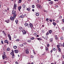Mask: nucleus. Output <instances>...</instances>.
Returning <instances> with one entry per match:
<instances>
[{"instance_id": "nucleus-1", "label": "nucleus", "mask_w": 64, "mask_h": 64, "mask_svg": "<svg viewBox=\"0 0 64 64\" xmlns=\"http://www.w3.org/2000/svg\"><path fill=\"white\" fill-rule=\"evenodd\" d=\"M36 6H37L38 7V8H40V9H41L42 8V6H41V5L38 4H36Z\"/></svg>"}, {"instance_id": "nucleus-2", "label": "nucleus", "mask_w": 64, "mask_h": 64, "mask_svg": "<svg viewBox=\"0 0 64 64\" xmlns=\"http://www.w3.org/2000/svg\"><path fill=\"white\" fill-rule=\"evenodd\" d=\"M22 32L23 33V35H25L26 34V32L25 30H22Z\"/></svg>"}, {"instance_id": "nucleus-3", "label": "nucleus", "mask_w": 64, "mask_h": 64, "mask_svg": "<svg viewBox=\"0 0 64 64\" xmlns=\"http://www.w3.org/2000/svg\"><path fill=\"white\" fill-rule=\"evenodd\" d=\"M13 10H16V4H14V5Z\"/></svg>"}, {"instance_id": "nucleus-4", "label": "nucleus", "mask_w": 64, "mask_h": 64, "mask_svg": "<svg viewBox=\"0 0 64 64\" xmlns=\"http://www.w3.org/2000/svg\"><path fill=\"white\" fill-rule=\"evenodd\" d=\"M15 18H14V17L12 16H11L10 18V19L11 20H12V21H14V19H15Z\"/></svg>"}, {"instance_id": "nucleus-5", "label": "nucleus", "mask_w": 64, "mask_h": 64, "mask_svg": "<svg viewBox=\"0 0 64 64\" xmlns=\"http://www.w3.org/2000/svg\"><path fill=\"white\" fill-rule=\"evenodd\" d=\"M11 55H12V58H14V52H11L10 53Z\"/></svg>"}, {"instance_id": "nucleus-6", "label": "nucleus", "mask_w": 64, "mask_h": 64, "mask_svg": "<svg viewBox=\"0 0 64 64\" xmlns=\"http://www.w3.org/2000/svg\"><path fill=\"white\" fill-rule=\"evenodd\" d=\"M16 10H13L12 11V14H13V15H14V14H15V13H16Z\"/></svg>"}, {"instance_id": "nucleus-7", "label": "nucleus", "mask_w": 64, "mask_h": 64, "mask_svg": "<svg viewBox=\"0 0 64 64\" xmlns=\"http://www.w3.org/2000/svg\"><path fill=\"white\" fill-rule=\"evenodd\" d=\"M8 36L9 38V40H11V36L10 35V34H8Z\"/></svg>"}, {"instance_id": "nucleus-8", "label": "nucleus", "mask_w": 64, "mask_h": 64, "mask_svg": "<svg viewBox=\"0 0 64 64\" xmlns=\"http://www.w3.org/2000/svg\"><path fill=\"white\" fill-rule=\"evenodd\" d=\"M26 54H29V51H28V49H26Z\"/></svg>"}, {"instance_id": "nucleus-9", "label": "nucleus", "mask_w": 64, "mask_h": 64, "mask_svg": "<svg viewBox=\"0 0 64 64\" xmlns=\"http://www.w3.org/2000/svg\"><path fill=\"white\" fill-rule=\"evenodd\" d=\"M4 42L5 43H7V44H9V42H8V41L7 40H5L4 41Z\"/></svg>"}, {"instance_id": "nucleus-10", "label": "nucleus", "mask_w": 64, "mask_h": 64, "mask_svg": "<svg viewBox=\"0 0 64 64\" xmlns=\"http://www.w3.org/2000/svg\"><path fill=\"white\" fill-rule=\"evenodd\" d=\"M2 57L3 58V59H4L5 58V57H6V56L5 55H2Z\"/></svg>"}, {"instance_id": "nucleus-11", "label": "nucleus", "mask_w": 64, "mask_h": 64, "mask_svg": "<svg viewBox=\"0 0 64 64\" xmlns=\"http://www.w3.org/2000/svg\"><path fill=\"white\" fill-rule=\"evenodd\" d=\"M2 33L3 34H4V36H6V34L5 32H4V31H2Z\"/></svg>"}, {"instance_id": "nucleus-12", "label": "nucleus", "mask_w": 64, "mask_h": 64, "mask_svg": "<svg viewBox=\"0 0 64 64\" xmlns=\"http://www.w3.org/2000/svg\"><path fill=\"white\" fill-rule=\"evenodd\" d=\"M21 9V7L19 6L18 7V9L20 11V10Z\"/></svg>"}, {"instance_id": "nucleus-13", "label": "nucleus", "mask_w": 64, "mask_h": 64, "mask_svg": "<svg viewBox=\"0 0 64 64\" xmlns=\"http://www.w3.org/2000/svg\"><path fill=\"white\" fill-rule=\"evenodd\" d=\"M14 16H13V17H14V18H15L16 17V15H17V14H14Z\"/></svg>"}, {"instance_id": "nucleus-14", "label": "nucleus", "mask_w": 64, "mask_h": 64, "mask_svg": "<svg viewBox=\"0 0 64 64\" xmlns=\"http://www.w3.org/2000/svg\"><path fill=\"white\" fill-rule=\"evenodd\" d=\"M30 27H31V28H32L33 27V25L31 23L30 24Z\"/></svg>"}, {"instance_id": "nucleus-15", "label": "nucleus", "mask_w": 64, "mask_h": 64, "mask_svg": "<svg viewBox=\"0 0 64 64\" xmlns=\"http://www.w3.org/2000/svg\"><path fill=\"white\" fill-rule=\"evenodd\" d=\"M18 50H15V53H18Z\"/></svg>"}, {"instance_id": "nucleus-16", "label": "nucleus", "mask_w": 64, "mask_h": 64, "mask_svg": "<svg viewBox=\"0 0 64 64\" xmlns=\"http://www.w3.org/2000/svg\"><path fill=\"white\" fill-rule=\"evenodd\" d=\"M37 39L38 40H42V39L41 38H37Z\"/></svg>"}, {"instance_id": "nucleus-17", "label": "nucleus", "mask_w": 64, "mask_h": 64, "mask_svg": "<svg viewBox=\"0 0 64 64\" xmlns=\"http://www.w3.org/2000/svg\"><path fill=\"white\" fill-rule=\"evenodd\" d=\"M10 48H8L6 49V50L7 51H10Z\"/></svg>"}, {"instance_id": "nucleus-18", "label": "nucleus", "mask_w": 64, "mask_h": 64, "mask_svg": "<svg viewBox=\"0 0 64 64\" xmlns=\"http://www.w3.org/2000/svg\"><path fill=\"white\" fill-rule=\"evenodd\" d=\"M52 32V30H50L49 31V34H51Z\"/></svg>"}, {"instance_id": "nucleus-19", "label": "nucleus", "mask_w": 64, "mask_h": 64, "mask_svg": "<svg viewBox=\"0 0 64 64\" xmlns=\"http://www.w3.org/2000/svg\"><path fill=\"white\" fill-rule=\"evenodd\" d=\"M20 18H24V16H23V15H22L20 16Z\"/></svg>"}, {"instance_id": "nucleus-20", "label": "nucleus", "mask_w": 64, "mask_h": 64, "mask_svg": "<svg viewBox=\"0 0 64 64\" xmlns=\"http://www.w3.org/2000/svg\"><path fill=\"white\" fill-rule=\"evenodd\" d=\"M14 49H16V48H17V46H14Z\"/></svg>"}, {"instance_id": "nucleus-21", "label": "nucleus", "mask_w": 64, "mask_h": 64, "mask_svg": "<svg viewBox=\"0 0 64 64\" xmlns=\"http://www.w3.org/2000/svg\"><path fill=\"white\" fill-rule=\"evenodd\" d=\"M36 16H38L39 15V13H37L36 14Z\"/></svg>"}, {"instance_id": "nucleus-22", "label": "nucleus", "mask_w": 64, "mask_h": 64, "mask_svg": "<svg viewBox=\"0 0 64 64\" xmlns=\"http://www.w3.org/2000/svg\"><path fill=\"white\" fill-rule=\"evenodd\" d=\"M24 25H25V26H27L28 25V24L27 23H26L24 24Z\"/></svg>"}, {"instance_id": "nucleus-23", "label": "nucleus", "mask_w": 64, "mask_h": 64, "mask_svg": "<svg viewBox=\"0 0 64 64\" xmlns=\"http://www.w3.org/2000/svg\"><path fill=\"white\" fill-rule=\"evenodd\" d=\"M22 2V0H19L18 1V3H21Z\"/></svg>"}, {"instance_id": "nucleus-24", "label": "nucleus", "mask_w": 64, "mask_h": 64, "mask_svg": "<svg viewBox=\"0 0 64 64\" xmlns=\"http://www.w3.org/2000/svg\"><path fill=\"white\" fill-rule=\"evenodd\" d=\"M5 22H6V23H8L9 22V20H6Z\"/></svg>"}, {"instance_id": "nucleus-25", "label": "nucleus", "mask_w": 64, "mask_h": 64, "mask_svg": "<svg viewBox=\"0 0 64 64\" xmlns=\"http://www.w3.org/2000/svg\"><path fill=\"white\" fill-rule=\"evenodd\" d=\"M15 22L16 23V24H17L18 23V21L17 20H15Z\"/></svg>"}, {"instance_id": "nucleus-26", "label": "nucleus", "mask_w": 64, "mask_h": 64, "mask_svg": "<svg viewBox=\"0 0 64 64\" xmlns=\"http://www.w3.org/2000/svg\"><path fill=\"white\" fill-rule=\"evenodd\" d=\"M27 41H28V42H29V43H30L31 41V40H28Z\"/></svg>"}, {"instance_id": "nucleus-27", "label": "nucleus", "mask_w": 64, "mask_h": 64, "mask_svg": "<svg viewBox=\"0 0 64 64\" xmlns=\"http://www.w3.org/2000/svg\"><path fill=\"white\" fill-rule=\"evenodd\" d=\"M19 28L21 30V29H22V28H22V27L20 26L19 27Z\"/></svg>"}, {"instance_id": "nucleus-28", "label": "nucleus", "mask_w": 64, "mask_h": 64, "mask_svg": "<svg viewBox=\"0 0 64 64\" xmlns=\"http://www.w3.org/2000/svg\"><path fill=\"white\" fill-rule=\"evenodd\" d=\"M25 5L24 4L22 5V7H24V8H25L26 7Z\"/></svg>"}, {"instance_id": "nucleus-29", "label": "nucleus", "mask_w": 64, "mask_h": 64, "mask_svg": "<svg viewBox=\"0 0 64 64\" xmlns=\"http://www.w3.org/2000/svg\"><path fill=\"white\" fill-rule=\"evenodd\" d=\"M46 54V52H45L43 54H42V55H45V54Z\"/></svg>"}, {"instance_id": "nucleus-30", "label": "nucleus", "mask_w": 64, "mask_h": 64, "mask_svg": "<svg viewBox=\"0 0 64 64\" xmlns=\"http://www.w3.org/2000/svg\"><path fill=\"white\" fill-rule=\"evenodd\" d=\"M35 39V38L34 37H32V38H31V40H34Z\"/></svg>"}, {"instance_id": "nucleus-31", "label": "nucleus", "mask_w": 64, "mask_h": 64, "mask_svg": "<svg viewBox=\"0 0 64 64\" xmlns=\"http://www.w3.org/2000/svg\"><path fill=\"white\" fill-rule=\"evenodd\" d=\"M53 25H54V26L56 25V23L55 22H54L53 23Z\"/></svg>"}, {"instance_id": "nucleus-32", "label": "nucleus", "mask_w": 64, "mask_h": 64, "mask_svg": "<svg viewBox=\"0 0 64 64\" xmlns=\"http://www.w3.org/2000/svg\"><path fill=\"white\" fill-rule=\"evenodd\" d=\"M60 38L61 40H63V37L62 36L60 37Z\"/></svg>"}, {"instance_id": "nucleus-33", "label": "nucleus", "mask_w": 64, "mask_h": 64, "mask_svg": "<svg viewBox=\"0 0 64 64\" xmlns=\"http://www.w3.org/2000/svg\"><path fill=\"white\" fill-rule=\"evenodd\" d=\"M20 46L21 47H23L24 46V45L23 44H20Z\"/></svg>"}, {"instance_id": "nucleus-34", "label": "nucleus", "mask_w": 64, "mask_h": 64, "mask_svg": "<svg viewBox=\"0 0 64 64\" xmlns=\"http://www.w3.org/2000/svg\"><path fill=\"white\" fill-rule=\"evenodd\" d=\"M32 8H34V5H32Z\"/></svg>"}, {"instance_id": "nucleus-35", "label": "nucleus", "mask_w": 64, "mask_h": 64, "mask_svg": "<svg viewBox=\"0 0 64 64\" xmlns=\"http://www.w3.org/2000/svg\"><path fill=\"white\" fill-rule=\"evenodd\" d=\"M56 49H55V48H54L53 49V51H55L56 50Z\"/></svg>"}, {"instance_id": "nucleus-36", "label": "nucleus", "mask_w": 64, "mask_h": 64, "mask_svg": "<svg viewBox=\"0 0 64 64\" xmlns=\"http://www.w3.org/2000/svg\"><path fill=\"white\" fill-rule=\"evenodd\" d=\"M58 50H59V51H60V52H61V49H60V48H58Z\"/></svg>"}, {"instance_id": "nucleus-37", "label": "nucleus", "mask_w": 64, "mask_h": 64, "mask_svg": "<svg viewBox=\"0 0 64 64\" xmlns=\"http://www.w3.org/2000/svg\"><path fill=\"white\" fill-rule=\"evenodd\" d=\"M57 47L58 48H60V46H59V45H58L57 46Z\"/></svg>"}, {"instance_id": "nucleus-38", "label": "nucleus", "mask_w": 64, "mask_h": 64, "mask_svg": "<svg viewBox=\"0 0 64 64\" xmlns=\"http://www.w3.org/2000/svg\"><path fill=\"white\" fill-rule=\"evenodd\" d=\"M44 39H47V36H45L44 38Z\"/></svg>"}, {"instance_id": "nucleus-39", "label": "nucleus", "mask_w": 64, "mask_h": 64, "mask_svg": "<svg viewBox=\"0 0 64 64\" xmlns=\"http://www.w3.org/2000/svg\"><path fill=\"white\" fill-rule=\"evenodd\" d=\"M50 4H52L53 3V2L52 1H51L50 2Z\"/></svg>"}, {"instance_id": "nucleus-40", "label": "nucleus", "mask_w": 64, "mask_h": 64, "mask_svg": "<svg viewBox=\"0 0 64 64\" xmlns=\"http://www.w3.org/2000/svg\"><path fill=\"white\" fill-rule=\"evenodd\" d=\"M14 38H17V36H16L14 35Z\"/></svg>"}, {"instance_id": "nucleus-41", "label": "nucleus", "mask_w": 64, "mask_h": 64, "mask_svg": "<svg viewBox=\"0 0 64 64\" xmlns=\"http://www.w3.org/2000/svg\"><path fill=\"white\" fill-rule=\"evenodd\" d=\"M52 41L53 40L52 39V38H51V39H50V42H52Z\"/></svg>"}, {"instance_id": "nucleus-42", "label": "nucleus", "mask_w": 64, "mask_h": 64, "mask_svg": "<svg viewBox=\"0 0 64 64\" xmlns=\"http://www.w3.org/2000/svg\"><path fill=\"white\" fill-rule=\"evenodd\" d=\"M42 33H44L45 32L44 31V30H42Z\"/></svg>"}, {"instance_id": "nucleus-43", "label": "nucleus", "mask_w": 64, "mask_h": 64, "mask_svg": "<svg viewBox=\"0 0 64 64\" xmlns=\"http://www.w3.org/2000/svg\"><path fill=\"white\" fill-rule=\"evenodd\" d=\"M46 51H48V48H46Z\"/></svg>"}, {"instance_id": "nucleus-44", "label": "nucleus", "mask_w": 64, "mask_h": 64, "mask_svg": "<svg viewBox=\"0 0 64 64\" xmlns=\"http://www.w3.org/2000/svg\"><path fill=\"white\" fill-rule=\"evenodd\" d=\"M24 45H26V44H27V42H25L24 43Z\"/></svg>"}, {"instance_id": "nucleus-45", "label": "nucleus", "mask_w": 64, "mask_h": 64, "mask_svg": "<svg viewBox=\"0 0 64 64\" xmlns=\"http://www.w3.org/2000/svg\"><path fill=\"white\" fill-rule=\"evenodd\" d=\"M26 9L28 11H29L30 10L29 9V8H27Z\"/></svg>"}, {"instance_id": "nucleus-46", "label": "nucleus", "mask_w": 64, "mask_h": 64, "mask_svg": "<svg viewBox=\"0 0 64 64\" xmlns=\"http://www.w3.org/2000/svg\"><path fill=\"white\" fill-rule=\"evenodd\" d=\"M48 35H49V32H47L46 34V35L47 36Z\"/></svg>"}, {"instance_id": "nucleus-47", "label": "nucleus", "mask_w": 64, "mask_h": 64, "mask_svg": "<svg viewBox=\"0 0 64 64\" xmlns=\"http://www.w3.org/2000/svg\"><path fill=\"white\" fill-rule=\"evenodd\" d=\"M55 39H56V40H58V38L57 37L55 38Z\"/></svg>"}, {"instance_id": "nucleus-48", "label": "nucleus", "mask_w": 64, "mask_h": 64, "mask_svg": "<svg viewBox=\"0 0 64 64\" xmlns=\"http://www.w3.org/2000/svg\"><path fill=\"white\" fill-rule=\"evenodd\" d=\"M40 48L41 49H42L43 48V46H41L40 47Z\"/></svg>"}, {"instance_id": "nucleus-49", "label": "nucleus", "mask_w": 64, "mask_h": 64, "mask_svg": "<svg viewBox=\"0 0 64 64\" xmlns=\"http://www.w3.org/2000/svg\"><path fill=\"white\" fill-rule=\"evenodd\" d=\"M49 21H50V22H52V20L50 19L49 20Z\"/></svg>"}, {"instance_id": "nucleus-50", "label": "nucleus", "mask_w": 64, "mask_h": 64, "mask_svg": "<svg viewBox=\"0 0 64 64\" xmlns=\"http://www.w3.org/2000/svg\"><path fill=\"white\" fill-rule=\"evenodd\" d=\"M31 58H34V56H31Z\"/></svg>"}, {"instance_id": "nucleus-51", "label": "nucleus", "mask_w": 64, "mask_h": 64, "mask_svg": "<svg viewBox=\"0 0 64 64\" xmlns=\"http://www.w3.org/2000/svg\"><path fill=\"white\" fill-rule=\"evenodd\" d=\"M3 55H5V52H4L3 53Z\"/></svg>"}, {"instance_id": "nucleus-52", "label": "nucleus", "mask_w": 64, "mask_h": 64, "mask_svg": "<svg viewBox=\"0 0 64 64\" xmlns=\"http://www.w3.org/2000/svg\"><path fill=\"white\" fill-rule=\"evenodd\" d=\"M62 30H64V27H62Z\"/></svg>"}, {"instance_id": "nucleus-53", "label": "nucleus", "mask_w": 64, "mask_h": 64, "mask_svg": "<svg viewBox=\"0 0 64 64\" xmlns=\"http://www.w3.org/2000/svg\"><path fill=\"white\" fill-rule=\"evenodd\" d=\"M37 2L38 3L39 2V0H37Z\"/></svg>"}, {"instance_id": "nucleus-54", "label": "nucleus", "mask_w": 64, "mask_h": 64, "mask_svg": "<svg viewBox=\"0 0 64 64\" xmlns=\"http://www.w3.org/2000/svg\"><path fill=\"white\" fill-rule=\"evenodd\" d=\"M1 42L2 44H3V40H2Z\"/></svg>"}, {"instance_id": "nucleus-55", "label": "nucleus", "mask_w": 64, "mask_h": 64, "mask_svg": "<svg viewBox=\"0 0 64 64\" xmlns=\"http://www.w3.org/2000/svg\"><path fill=\"white\" fill-rule=\"evenodd\" d=\"M34 35H37V34H36V33H34Z\"/></svg>"}, {"instance_id": "nucleus-56", "label": "nucleus", "mask_w": 64, "mask_h": 64, "mask_svg": "<svg viewBox=\"0 0 64 64\" xmlns=\"http://www.w3.org/2000/svg\"><path fill=\"white\" fill-rule=\"evenodd\" d=\"M46 21H48V20H49V18H47L46 19Z\"/></svg>"}, {"instance_id": "nucleus-57", "label": "nucleus", "mask_w": 64, "mask_h": 64, "mask_svg": "<svg viewBox=\"0 0 64 64\" xmlns=\"http://www.w3.org/2000/svg\"><path fill=\"white\" fill-rule=\"evenodd\" d=\"M47 47H49V44H47Z\"/></svg>"}, {"instance_id": "nucleus-58", "label": "nucleus", "mask_w": 64, "mask_h": 64, "mask_svg": "<svg viewBox=\"0 0 64 64\" xmlns=\"http://www.w3.org/2000/svg\"><path fill=\"white\" fill-rule=\"evenodd\" d=\"M62 46H63V47H64V42Z\"/></svg>"}, {"instance_id": "nucleus-59", "label": "nucleus", "mask_w": 64, "mask_h": 64, "mask_svg": "<svg viewBox=\"0 0 64 64\" xmlns=\"http://www.w3.org/2000/svg\"><path fill=\"white\" fill-rule=\"evenodd\" d=\"M62 22H63L64 23V19H62Z\"/></svg>"}, {"instance_id": "nucleus-60", "label": "nucleus", "mask_w": 64, "mask_h": 64, "mask_svg": "<svg viewBox=\"0 0 64 64\" xmlns=\"http://www.w3.org/2000/svg\"><path fill=\"white\" fill-rule=\"evenodd\" d=\"M55 7L56 8H57V7H58V6H55Z\"/></svg>"}, {"instance_id": "nucleus-61", "label": "nucleus", "mask_w": 64, "mask_h": 64, "mask_svg": "<svg viewBox=\"0 0 64 64\" xmlns=\"http://www.w3.org/2000/svg\"><path fill=\"white\" fill-rule=\"evenodd\" d=\"M60 19H61V18H62V16H60Z\"/></svg>"}, {"instance_id": "nucleus-62", "label": "nucleus", "mask_w": 64, "mask_h": 64, "mask_svg": "<svg viewBox=\"0 0 64 64\" xmlns=\"http://www.w3.org/2000/svg\"><path fill=\"white\" fill-rule=\"evenodd\" d=\"M17 41H19V39H18L16 40Z\"/></svg>"}, {"instance_id": "nucleus-63", "label": "nucleus", "mask_w": 64, "mask_h": 64, "mask_svg": "<svg viewBox=\"0 0 64 64\" xmlns=\"http://www.w3.org/2000/svg\"><path fill=\"white\" fill-rule=\"evenodd\" d=\"M62 58H63V59H64V55H63L62 56Z\"/></svg>"}, {"instance_id": "nucleus-64", "label": "nucleus", "mask_w": 64, "mask_h": 64, "mask_svg": "<svg viewBox=\"0 0 64 64\" xmlns=\"http://www.w3.org/2000/svg\"><path fill=\"white\" fill-rule=\"evenodd\" d=\"M16 64H18V62H16Z\"/></svg>"}]
</instances>
